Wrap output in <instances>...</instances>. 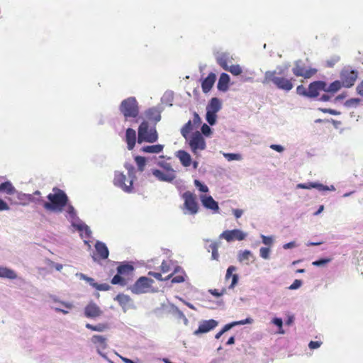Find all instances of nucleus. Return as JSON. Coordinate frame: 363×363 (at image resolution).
I'll use <instances>...</instances> for the list:
<instances>
[{
	"label": "nucleus",
	"instance_id": "f257e3e1",
	"mask_svg": "<svg viewBox=\"0 0 363 363\" xmlns=\"http://www.w3.org/2000/svg\"><path fill=\"white\" fill-rule=\"evenodd\" d=\"M47 199L48 201L43 200V208L48 211L55 213L62 212L69 201L66 193L57 187L52 189V193L49 194Z\"/></svg>",
	"mask_w": 363,
	"mask_h": 363
},
{
	"label": "nucleus",
	"instance_id": "f03ea898",
	"mask_svg": "<svg viewBox=\"0 0 363 363\" xmlns=\"http://www.w3.org/2000/svg\"><path fill=\"white\" fill-rule=\"evenodd\" d=\"M118 110L125 121L137 122L136 118L140 113V107L135 97L130 96L123 99L118 106Z\"/></svg>",
	"mask_w": 363,
	"mask_h": 363
},
{
	"label": "nucleus",
	"instance_id": "7ed1b4c3",
	"mask_svg": "<svg viewBox=\"0 0 363 363\" xmlns=\"http://www.w3.org/2000/svg\"><path fill=\"white\" fill-rule=\"evenodd\" d=\"M138 133V143H142L143 142L153 143L158 139V135L155 127L149 128V124L147 121H143L140 123Z\"/></svg>",
	"mask_w": 363,
	"mask_h": 363
},
{
	"label": "nucleus",
	"instance_id": "20e7f679",
	"mask_svg": "<svg viewBox=\"0 0 363 363\" xmlns=\"http://www.w3.org/2000/svg\"><path fill=\"white\" fill-rule=\"evenodd\" d=\"M276 71H267L264 73V78L262 83L265 84L269 82H272L278 89L286 91H289L293 89L292 79H288L284 77H276Z\"/></svg>",
	"mask_w": 363,
	"mask_h": 363
},
{
	"label": "nucleus",
	"instance_id": "39448f33",
	"mask_svg": "<svg viewBox=\"0 0 363 363\" xmlns=\"http://www.w3.org/2000/svg\"><path fill=\"white\" fill-rule=\"evenodd\" d=\"M194 155L206 149V141L199 131H195L192 135L189 137V140H186Z\"/></svg>",
	"mask_w": 363,
	"mask_h": 363
},
{
	"label": "nucleus",
	"instance_id": "423d86ee",
	"mask_svg": "<svg viewBox=\"0 0 363 363\" xmlns=\"http://www.w3.org/2000/svg\"><path fill=\"white\" fill-rule=\"evenodd\" d=\"M184 203V213L195 215L198 213L199 206L196 200V196L191 191H185L182 194Z\"/></svg>",
	"mask_w": 363,
	"mask_h": 363
},
{
	"label": "nucleus",
	"instance_id": "0eeeda50",
	"mask_svg": "<svg viewBox=\"0 0 363 363\" xmlns=\"http://www.w3.org/2000/svg\"><path fill=\"white\" fill-rule=\"evenodd\" d=\"M358 77V72L350 67H344L340 72V82L346 88L352 86Z\"/></svg>",
	"mask_w": 363,
	"mask_h": 363
},
{
	"label": "nucleus",
	"instance_id": "6e6552de",
	"mask_svg": "<svg viewBox=\"0 0 363 363\" xmlns=\"http://www.w3.org/2000/svg\"><path fill=\"white\" fill-rule=\"evenodd\" d=\"M113 184L126 193L133 191V181L127 180L126 176L121 172H115Z\"/></svg>",
	"mask_w": 363,
	"mask_h": 363
},
{
	"label": "nucleus",
	"instance_id": "1a4fd4ad",
	"mask_svg": "<svg viewBox=\"0 0 363 363\" xmlns=\"http://www.w3.org/2000/svg\"><path fill=\"white\" fill-rule=\"evenodd\" d=\"M153 280L146 277H140L135 283L130 286V291L135 294H145L149 291Z\"/></svg>",
	"mask_w": 363,
	"mask_h": 363
},
{
	"label": "nucleus",
	"instance_id": "9d476101",
	"mask_svg": "<svg viewBox=\"0 0 363 363\" xmlns=\"http://www.w3.org/2000/svg\"><path fill=\"white\" fill-rule=\"evenodd\" d=\"M247 235V233L240 230V229H233V230H224L220 235V239H224L227 242H230L234 240L242 241L244 240Z\"/></svg>",
	"mask_w": 363,
	"mask_h": 363
},
{
	"label": "nucleus",
	"instance_id": "9b49d317",
	"mask_svg": "<svg viewBox=\"0 0 363 363\" xmlns=\"http://www.w3.org/2000/svg\"><path fill=\"white\" fill-rule=\"evenodd\" d=\"M91 342L96 346L98 354L103 357H106L103 351L107 348V338L103 335H94L91 337Z\"/></svg>",
	"mask_w": 363,
	"mask_h": 363
},
{
	"label": "nucleus",
	"instance_id": "f8f14e48",
	"mask_svg": "<svg viewBox=\"0 0 363 363\" xmlns=\"http://www.w3.org/2000/svg\"><path fill=\"white\" fill-rule=\"evenodd\" d=\"M294 74L296 77H303L304 78H310L316 72L315 69H306L303 65L301 60L295 62V67L292 69Z\"/></svg>",
	"mask_w": 363,
	"mask_h": 363
},
{
	"label": "nucleus",
	"instance_id": "ddd939ff",
	"mask_svg": "<svg viewBox=\"0 0 363 363\" xmlns=\"http://www.w3.org/2000/svg\"><path fill=\"white\" fill-rule=\"evenodd\" d=\"M325 89V82L324 81H315L311 82L308 89V98H315L319 95L320 91Z\"/></svg>",
	"mask_w": 363,
	"mask_h": 363
},
{
	"label": "nucleus",
	"instance_id": "4468645a",
	"mask_svg": "<svg viewBox=\"0 0 363 363\" xmlns=\"http://www.w3.org/2000/svg\"><path fill=\"white\" fill-rule=\"evenodd\" d=\"M218 325V322L213 319L203 320L200 323L199 328L194 331V335H198L203 333H206L213 330Z\"/></svg>",
	"mask_w": 363,
	"mask_h": 363
},
{
	"label": "nucleus",
	"instance_id": "2eb2a0df",
	"mask_svg": "<svg viewBox=\"0 0 363 363\" xmlns=\"http://www.w3.org/2000/svg\"><path fill=\"white\" fill-rule=\"evenodd\" d=\"M200 200L204 208L211 210L213 213L218 212V203L211 196L201 195Z\"/></svg>",
	"mask_w": 363,
	"mask_h": 363
},
{
	"label": "nucleus",
	"instance_id": "dca6fc26",
	"mask_svg": "<svg viewBox=\"0 0 363 363\" xmlns=\"http://www.w3.org/2000/svg\"><path fill=\"white\" fill-rule=\"evenodd\" d=\"M151 172L152 175L160 182H172L176 178L175 172H167L164 173L157 169H152Z\"/></svg>",
	"mask_w": 363,
	"mask_h": 363
},
{
	"label": "nucleus",
	"instance_id": "f3484780",
	"mask_svg": "<svg viewBox=\"0 0 363 363\" xmlns=\"http://www.w3.org/2000/svg\"><path fill=\"white\" fill-rule=\"evenodd\" d=\"M102 314L100 308L94 303H89L84 308V315L89 318H96Z\"/></svg>",
	"mask_w": 363,
	"mask_h": 363
},
{
	"label": "nucleus",
	"instance_id": "a211bd4d",
	"mask_svg": "<svg viewBox=\"0 0 363 363\" xmlns=\"http://www.w3.org/2000/svg\"><path fill=\"white\" fill-rule=\"evenodd\" d=\"M66 208V217L68 220L70 222L72 227L77 225L82 220L78 217L77 211L74 206L67 203Z\"/></svg>",
	"mask_w": 363,
	"mask_h": 363
},
{
	"label": "nucleus",
	"instance_id": "6ab92c4d",
	"mask_svg": "<svg viewBox=\"0 0 363 363\" xmlns=\"http://www.w3.org/2000/svg\"><path fill=\"white\" fill-rule=\"evenodd\" d=\"M217 63L224 69L228 66V63L233 60V55L230 52H223L218 53L216 57Z\"/></svg>",
	"mask_w": 363,
	"mask_h": 363
},
{
	"label": "nucleus",
	"instance_id": "aec40b11",
	"mask_svg": "<svg viewBox=\"0 0 363 363\" xmlns=\"http://www.w3.org/2000/svg\"><path fill=\"white\" fill-rule=\"evenodd\" d=\"M216 79V76L214 73L211 72L208 75L203 79L201 82V88L203 93H208L212 89Z\"/></svg>",
	"mask_w": 363,
	"mask_h": 363
},
{
	"label": "nucleus",
	"instance_id": "412c9836",
	"mask_svg": "<svg viewBox=\"0 0 363 363\" xmlns=\"http://www.w3.org/2000/svg\"><path fill=\"white\" fill-rule=\"evenodd\" d=\"M230 76L226 73H222L220 75L217 84V88L220 91L226 92L228 90L230 83Z\"/></svg>",
	"mask_w": 363,
	"mask_h": 363
},
{
	"label": "nucleus",
	"instance_id": "4be33fe9",
	"mask_svg": "<svg viewBox=\"0 0 363 363\" xmlns=\"http://www.w3.org/2000/svg\"><path fill=\"white\" fill-rule=\"evenodd\" d=\"M125 142L129 150H132L136 143V132L135 130L128 128L125 131Z\"/></svg>",
	"mask_w": 363,
	"mask_h": 363
},
{
	"label": "nucleus",
	"instance_id": "5701e85b",
	"mask_svg": "<svg viewBox=\"0 0 363 363\" xmlns=\"http://www.w3.org/2000/svg\"><path fill=\"white\" fill-rule=\"evenodd\" d=\"M175 156L179 160L181 164L185 167H189L191 164V155L185 150H178L175 153Z\"/></svg>",
	"mask_w": 363,
	"mask_h": 363
},
{
	"label": "nucleus",
	"instance_id": "b1692460",
	"mask_svg": "<svg viewBox=\"0 0 363 363\" xmlns=\"http://www.w3.org/2000/svg\"><path fill=\"white\" fill-rule=\"evenodd\" d=\"M43 199L41 196V192L38 190L35 191L33 194H26V205L28 203H33L36 205L43 206Z\"/></svg>",
	"mask_w": 363,
	"mask_h": 363
},
{
	"label": "nucleus",
	"instance_id": "393cba45",
	"mask_svg": "<svg viewBox=\"0 0 363 363\" xmlns=\"http://www.w3.org/2000/svg\"><path fill=\"white\" fill-rule=\"evenodd\" d=\"M73 228L80 233V235L82 238H89L91 237V230L90 228L82 220Z\"/></svg>",
	"mask_w": 363,
	"mask_h": 363
},
{
	"label": "nucleus",
	"instance_id": "a878e982",
	"mask_svg": "<svg viewBox=\"0 0 363 363\" xmlns=\"http://www.w3.org/2000/svg\"><path fill=\"white\" fill-rule=\"evenodd\" d=\"M95 248L98 255L102 259H106L108 258L109 252L105 243L101 241H97L95 244Z\"/></svg>",
	"mask_w": 363,
	"mask_h": 363
},
{
	"label": "nucleus",
	"instance_id": "bb28decb",
	"mask_svg": "<svg viewBox=\"0 0 363 363\" xmlns=\"http://www.w3.org/2000/svg\"><path fill=\"white\" fill-rule=\"evenodd\" d=\"M222 108L221 101L217 97L212 98L206 106V111L218 113Z\"/></svg>",
	"mask_w": 363,
	"mask_h": 363
},
{
	"label": "nucleus",
	"instance_id": "cd10ccee",
	"mask_svg": "<svg viewBox=\"0 0 363 363\" xmlns=\"http://www.w3.org/2000/svg\"><path fill=\"white\" fill-rule=\"evenodd\" d=\"M145 115L149 120L153 121L155 123H157L161 120L160 111L156 107H152L147 110Z\"/></svg>",
	"mask_w": 363,
	"mask_h": 363
},
{
	"label": "nucleus",
	"instance_id": "c85d7f7f",
	"mask_svg": "<svg viewBox=\"0 0 363 363\" xmlns=\"http://www.w3.org/2000/svg\"><path fill=\"white\" fill-rule=\"evenodd\" d=\"M0 191L7 195H14L15 192H16V189L12 183L7 180L0 184Z\"/></svg>",
	"mask_w": 363,
	"mask_h": 363
},
{
	"label": "nucleus",
	"instance_id": "c756f323",
	"mask_svg": "<svg viewBox=\"0 0 363 363\" xmlns=\"http://www.w3.org/2000/svg\"><path fill=\"white\" fill-rule=\"evenodd\" d=\"M164 145L157 144V145H146L142 147L140 151L145 153H155L158 154L163 151Z\"/></svg>",
	"mask_w": 363,
	"mask_h": 363
},
{
	"label": "nucleus",
	"instance_id": "7c9ffc66",
	"mask_svg": "<svg viewBox=\"0 0 363 363\" xmlns=\"http://www.w3.org/2000/svg\"><path fill=\"white\" fill-rule=\"evenodd\" d=\"M114 299L118 302L124 311H126L131 301L129 296L123 294H118Z\"/></svg>",
	"mask_w": 363,
	"mask_h": 363
},
{
	"label": "nucleus",
	"instance_id": "2f4dec72",
	"mask_svg": "<svg viewBox=\"0 0 363 363\" xmlns=\"http://www.w3.org/2000/svg\"><path fill=\"white\" fill-rule=\"evenodd\" d=\"M342 86H343L340 80H335L329 85H328L327 83L325 82V89L324 90V91L334 94L338 91Z\"/></svg>",
	"mask_w": 363,
	"mask_h": 363
},
{
	"label": "nucleus",
	"instance_id": "473e14b6",
	"mask_svg": "<svg viewBox=\"0 0 363 363\" xmlns=\"http://www.w3.org/2000/svg\"><path fill=\"white\" fill-rule=\"evenodd\" d=\"M17 275L16 272L7 267H0V278H7L9 279H16Z\"/></svg>",
	"mask_w": 363,
	"mask_h": 363
},
{
	"label": "nucleus",
	"instance_id": "72a5a7b5",
	"mask_svg": "<svg viewBox=\"0 0 363 363\" xmlns=\"http://www.w3.org/2000/svg\"><path fill=\"white\" fill-rule=\"evenodd\" d=\"M194 129V125L191 120H189L181 129V134L185 138V140H189V137L191 135L189 133Z\"/></svg>",
	"mask_w": 363,
	"mask_h": 363
},
{
	"label": "nucleus",
	"instance_id": "f704fd0d",
	"mask_svg": "<svg viewBox=\"0 0 363 363\" xmlns=\"http://www.w3.org/2000/svg\"><path fill=\"white\" fill-rule=\"evenodd\" d=\"M125 169L128 172V175L129 178V181H133L136 179V172L138 170L135 169V167L130 163H125L124 165Z\"/></svg>",
	"mask_w": 363,
	"mask_h": 363
},
{
	"label": "nucleus",
	"instance_id": "c9c22d12",
	"mask_svg": "<svg viewBox=\"0 0 363 363\" xmlns=\"http://www.w3.org/2000/svg\"><path fill=\"white\" fill-rule=\"evenodd\" d=\"M85 327L87 329L91 330L93 331H97V332H104L108 328V325L106 323H99L96 325H93L90 323H86L85 325Z\"/></svg>",
	"mask_w": 363,
	"mask_h": 363
},
{
	"label": "nucleus",
	"instance_id": "e433bc0d",
	"mask_svg": "<svg viewBox=\"0 0 363 363\" xmlns=\"http://www.w3.org/2000/svg\"><path fill=\"white\" fill-rule=\"evenodd\" d=\"M134 160L137 165L138 171L140 172H143L147 163L145 157L142 156H135Z\"/></svg>",
	"mask_w": 363,
	"mask_h": 363
},
{
	"label": "nucleus",
	"instance_id": "4c0bfd02",
	"mask_svg": "<svg viewBox=\"0 0 363 363\" xmlns=\"http://www.w3.org/2000/svg\"><path fill=\"white\" fill-rule=\"evenodd\" d=\"M133 270V267L129 264H123L117 267V272L119 274H128Z\"/></svg>",
	"mask_w": 363,
	"mask_h": 363
},
{
	"label": "nucleus",
	"instance_id": "58836bf2",
	"mask_svg": "<svg viewBox=\"0 0 363 363\" xmlns=\"http://www.w3.org/2000/svg\"><path fill=\"white\" fill-rule=\"evenodd\" d=\"M224 70L230 72L234 76L240 75L242 72V69L239 65H228Z\"/></svg>",
	"mask_w": 363,
	"mask_h": 363
},
{
	"label": "nucleus",
	"instance_id": "ea45409f",
	"mask_svg": "<svg viewBox=\"0 0 363 363\" xmlns=\"http://www.w3.org/2000/svg\"><path fill=\"white\" fill-rule=\"evenodd\" d=\"M252 256V252L248 250H245L238 252V259L239 262H242L244 261H248Z\"/></svg>",
	"mask_w": 363,
	"mask_h": 363
},
{
	"label": "nucleus",
	"instance_id": "a19ab883",
	"mask_svg": "<svg viewBox=\"0 0 363 363\" xmlns=\"http://www.w3.org/2000/svg\"><path fill=\"white\" fill-rule=\"evenodd\" d=\"M217 113L206 111V120L210 125H214L216 123Z\"/></svg>",
	"mask_w": 363,
	"mask_h": 363
},
{
	"label": "nucleus",
	"instance_id": "79ce46f5",
	"mask_svg": "<svg viewBox=\"0 0 363 363\" xmlns=\"http://www.w3.org/2000/svg\"><path fill=\"white\" fill-rule=\"evenodd\" d=\"M76 276L79 277L80 279L86 281L90 286H93L94 288H96L97 283L95 282L93 278L89 277L82 273H77Z\"/></svg>",
	"mask_w": 363,
	"mask_h": 363
},
{
	"label": "nucleus",
	"instance_id": "37998d69",
	"mask_svg": "<svg viewBox=\"0 0 363 363\" xmlns=\"http://www.w3.org/2000/svg\"><path fill=\"white\" fill-rule=\"evenodd\" d=\"M317 185H319L318 182L301 183L297 184L296 188L304 189H311L314 188L318 190V186H317Z\"/></svg>",
	"mask_w": 363,
	"mask_h": 363
},
{
	"label": "nucleus",
	"instance_id": "c03bdc74",
	"mask_svg": "<svg viewBox=\"0 0 363 363\" xmlns=\"http://www.w3.org/2000/svg\"><path fill=\"white\" fill-rule=\"evenodd\" d=\"M361 100L359 98H352L350 99L347 100L344 105L347 108H356L359 104Z\"/></svg>",
	"mask_w": 363,
	"mask_h": 363
},
{
	"label": "nucleus",
	"instance_id": "a18cd8bd",
	"mask_svg": "<svg viewBox=\"0 0 363 363\" xmlns=\"http://www.w3.org/2000/svg\"><path fill=\"white\" fill-rule=\"evenodd\" d=\"M223 155L228 161H233V160L240 161L242 160V155L238 153L223 152Z\"/></svg>",
	"mask_w": 363,
	"mask_h": 363
},
{
	"label": "nucleus",
	"instance_id": "49530a36",
	"mask_svg": "<svg viewBox=\"0 0 363 363\" xmlns=\"http://www.w3.org/2000/svg\"><path fill=\"white\" fill-rule=\"evenodd\" d=\"M121 275V274H116L111 279V284L125 286L126 284V281Z\"/></svg>",
	"mask_w": 363,
	"mask_h": 363
},
{
	"label": "nucleus",
	"instance_id": "de8ad7c7",
	"mask_svg": "<svg viewBox=\"0 0 363 363\" xmlns=\"http://www.w3.org/2000/svg\"><path fill=\"white\" fill-rule=\"evenodd\" d=\"M331 261H332V259L329 258V257L320 258L319 259L313 261L312 262V264L315 267H323V266L330 263Z\"/></svg>",
	"mask_w": 363,
	"mask_h": 363
},
{
	"label": "nucleus",
	"instance_id": "09e8293b",
	"mask_svg": "<svg viewBox=\"0 0 363 363\" xmlns=\"http://www.w3.org/2000/svg\"><path fill=\"white\" fill-rule=\"evenodd\" d=\"M260 238H262V242L264 245L267 246H272L274 244V236H266L264 235H260Z\"/></svg>",
	"mask_w": 363,
	"mask_h": 363
},
{
	"label": "nucleus",
	"instance_id": "8fccbe9b",
	"mask_svg": "<svg viewBox=\"0 0 363 363\" xmlns=\"http://www.w3.org/2000/svg\"><path fill=\"white\" fill-rule=\"evenodd\" d=\"M14 194L16 195L18 200L20 201L21 205L26 206V194H27L16 190V192H15Z\"/></svg>",
	"mask_w": 363,
	"mask_h": 363
},
{
	"label": "nucleus",
	"instance_id": "3c124183",
	"mask_svg": "<svg viewBox=\"0 0 363 363\" xmlns=\"http://www.w3.org/2000/svg\"><path fill=\"white\" fill-rule=\"evenodd\" d=\"M157 164L162 167V169H164V170H166V172H175L170 163H168L163 160H160L157 162Z\"/></svg>",
	"mask_w": 363,
	"mask_h": 363
},
{
	"label": "nucleus",
	"instance_id": "603ef678",
	"mask_svg": "<svg viewBox=\"0 0 363 363\" xmlns=\"http://www.w3.org/2000/svg\"><path fill=\"white\" fill-rule=\"evenodd\" d=\"M195 186L203 193H207L208 191V187L203 183H202L201 181L198 179H195L194 182Z\"/></svg>",
	"mask_w": 363,
	"mask_h": 363
},
{
	"label": "nucleus",
	"instance_id": "864d4df0",
	"mask_svg": "<svg viewBox=\"0 0 363 363\" xmlns=\"http://www.w3.org/2000/svg\"><path fill=\"white\" fill-rule=\"evenodd\" d=\"M61 305H62L67 310L62 309L60 308H55V310L57 312L62 313L63 314H67L69 313V309L72 308L73 305L71 303H67V302H61Z\"/></svg>",
	"mask_w": 363,
	"mask_h": 363
},
{
	"label": "nucleus",
	"instance_id": "5fc2aeb1",
	"mask_svg": "<svg viewBox=\"0 0 363 363\" xmlns=\"http://www.w3.org/2000/svg\"><path fill=\"white\" fill-rule=\"evenodd\" d=\"M270 248L262 247L259 249V256L264 259H269L270 257Z\"/></svg>",
	"mask_w": 363,
	"mask_h": 363
},
{
	"label": "nucleus",
	"instance_id": "6e6d98bb",
	"mask_svg": "<svg viewBox=\"0 0 363 363\" xmlns=\"http://www.w3.org/2000/svg\"><path fill=\"white\" fill-rule=\"evenodd\" d=\"M340 61V57L337 55L332 56L330 59L327 60L325 63L327 67H333L337 62Z\"/></svg>",
	"mask_w": 363,
	"mask_h": 363
},
{
	"label": "nucleus",
	"instance_id": "4d7b16f0",
	"mask_svg": "<svg viewBox=\"0 0 363 363\" xmlns=\"http://www.w3.org/2000/svg\"><path fill=\"white\" fill-rule=\"evenodd\" d=\"M201 135H204V136H206V137H208L211 135V134L212 133V130L211 128H210V126L206 123H203L201 126Z\"/></svg>",
	"mask_w": 363,
	"mask_h": 363
},
{
	"label": "nucleus",
	"instance_id": "13d9d810",
	"mask_svg": "<svg viewBox=\"0 0 363 363\" xmlns=\"http://www.w3.org/2000/svg\"><path fill=\"white\" fill-rule=\"evenodd\" d=\"M172 309L174 313H176L179 318L184 319L185 321H187L186 318L185 317L184 313L181 311L179 308L174 305H172Z\"/></svg>",
	"mask_w": 363,
	"mask_h": 363
},
{
	"label": "nucleus",
	"instance_id": "bf43d9fd",
	"mask_svg": "<svg viewBox=\"0 0 363 363\" xmlns=\"http://www.w3.org/2000/svg\"><path fill=\"white\" fill-rule=\"evenodd\" d=\"M239 280V276L237 274H234L231 277V283L228 286L229 289H233L238 284Z\"/></svg>",
	"mask_w": 363,
	"mask_h": 363
},
{
	"label": "nucleus",
	"instance_id": "052dcab7",
	"mask_svg": "<svg viewBox=\"0 0 363 363\" xmlns=\"http://www.w3.org/2000/svg\"><path fill=\"white\" fill-rule=\"evenodd\" d=\"M302 284H303V282L301 280L296 279V280H294L293 284L289 286L288 289L290 290H296L302 286Z\"/></svg>",
	"mask_w": 363,
	"mask_h": 363
},
{
	"label": "nucleus",
	"instance_id": "680f3d73",
	"mask_svg": "<svg viewBox=\"0 0 363 363\" xmlns=\"http://www.w3.org/2000/svg\"><path fill=\"white\" fill-rule=\"evenodd\" d=\"M208 292L216 297H220L226 292V289H223L220 291H219L218 289H209Z\"/></svg>",
	"mask_w": 363,
	"mask_h": 363
},
{
	"label": "nucleus",
	"instance_id": "e2e57ef3",
	"mask_svg": "<svg viewBox=\"0 0 363 363\" xmlns=\"http://www.w3.org/2000/svg\"><path fill=\"white\" fill-rule=\"evenodd\" d=\"M307 92H308V90H306V89L303 85H299L296 88V93L298 95L308 97Z\"/></svg>",
	"mask_w": 363,
	"mask_h": 363
},
{
	"label": "nucleus",
	"instance_id": "0e129e2a",
	"mask_svg": "<svg viewBox=\"0 0 363 363\" xmlns=\"http://www.w3.org/2000/svg\"><path fill=\"white\" fill-rule=\"evenodd\" d=\"M236 269H237V268L235 266L231 265V266L228 267V268L227 269L225 277L226 281L232 277V276L233 275V272L236 271Z\"/></svg>",
	"mask_w": 363,
	"mask_h": 363
},
{
	"label": "nucleus",
	"instance_id": "69168bd1",
	"mask_svg": "<svg viewBox=\"0 0 363 363\" xmlns=\"http://www.w3.org/2000/svg\"><path fill=\"white\" fill-rule=\"evenodd\" d=\"M184 272L182 271L181 274H179L174 277L172 279V283H182L184 281Z\"/></svg>",
	"mask_w": 363,
	"mask_h": 363
},
{
	"label": "nucleus",
	"instance_id": "338daca9",
	"mask_svg": "<svg viewBox=\"0 0 363 363\" xmlns=\"http://www.w3.org/2000/svg\"><path fill=\"white\" fill-rule=\"evenodd\" d=\"M317 186H318V191H320L335 190V188L333 185H330V186H328L319 183V185H317Z\"/></svg>",
	"mask_w": 363,
	"mask_h": 363
},
{
	"label": "nucleus",
	"instance_id": "774afa93",
	"mask_svg": "<svg viewBox=\"0 0 363 363\" xmlns=\"http://www.w3.org/2000/svg\"><path fill=\"white\" fill-rule=\"evenodd\" d=\"M191 122L192 124L195 126H198L201 123V118L197 113H194L193 121Z\"/></svg>",
	"mask_w": 363,
	"mask_h": 363
}]
</instances>
